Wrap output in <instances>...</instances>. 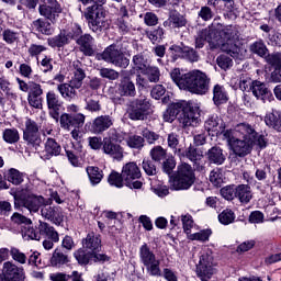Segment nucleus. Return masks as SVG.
I'll return each instance as SVG.
<instances>
[{
	"mask_svg": "<svg viewBox=\"0 0 281 281\" xmlns=\"http://www.w3.org/2000/svg\"><path fill=\"white\" fill-rule=\"evenodd\" d=\"M170 77L179 89H183L190 93L205 95L210 91V77L199 69L182 75L179 68H175Z\"/></svg>",
	"mask_w": 281,
	"mask_h": 281,
	"instance_id": "1",
	"label": "nucleus"
},
{
	"mask_svg": "<svg viewBox=\"0 0 281 281\" xmlns=\"http://www.w3.org/2000/svg\"><path fill=\"white\" fill-rule=\"evenodd\" d=\"M238 38V29L235 25H227L220 31V37H216V45L232 58H240L243 49L236 44Z\"/></svg>",
	"mask_w": 281,
	"mask_h": 281,
	"instance_id": "2",
	"label": "nucleus"
},
{
	"mask_svg": "<svg viewBox=\"0 0 281 281\" xmlns=\"http://www.w3.org/2000/svg\"><path fill=\"white\" fill-rule=\"evenodd\" d=\"M196 181L194 169L188 162L177 167V172L169 177L170 190H190Z\"/></svg>",
	"mask_w": 281,
	"mask_h": 281,
	"instance_id": "3",
	"label": "nucleus"
},
{
	"mask_svg": "<svg viewBox=\"0 0 281 281\" xmlns=\"http://www.w3.org/2000/svg\"><path fill=\"white\" fill-rule=\"evenodd\" d=\"M97 58L120 69H126L131 65V59L126 57L124 49L117 44L108 46Z\"/></svg>",
	"mask_w": 281,
	"mask_h": 281,
	"instance_id": "4",
	"label": "nucleus"
},
{
	"mask_svg": "<svg viewBox=\"0 0 281 281\" xmlns=\"http://www.w3.org/2000/svg\"><path fill=\"white\" fill-rule=\"evenodd\" d=\"M138 256L148 276H151L153 278H161V260L157 258V255H155V251L150 249L148 244L145 243L139 247Z\"/></svg>",
	"mask_w": 281,
	"mask_h": 281,
	"instance_id": "5",
	"label": "nucleus"
},
{
	"mask_svg": "<svg viewBox=\"0 0 281 281\" xmlns=\"http://www.w3.org/2000/svg\"><path fill=\"white\" fill-rule=\"evenodd\" d=\"M45 205V198L43 195H36L29 191H23L14 195V209L21 210L25 207L30 214H38L41 207Z\"/></svg>",
	"mask_w": 281,
	"mask_h": 281,
	"instance_id": "6",
	"label": "nucleus"
},
{
	"mask_svg": "<svg viewBox=\"0 0 281 281\" xmlns=\"http://www.w3.org/2000/svg\"><path fill=\"white\" fill-rule=\"evenodd\" d=\"M150 113H153V104H150V99L145 95H140L130 103L128 117L134 122L148 120Z\"/></svg>",
	"mask_w": 281,
	"mask_h": 281,
	"instance_id": "7",
	"label": "nucleus"
},
{
	"mask_svg": "<svg viewBox=\"0 0 281 281\" xmlns=\"http://www.w3.org/2000/svg\"><path fill=\"white\" fill-rule=\"evenodd\" d=\"M85 19L88 21V27L95 34H100L102 31L109 30V22L106 21V13L104 12V9H98L95 7L87 8Z\"/></svg>",
	"mask_w": 281,
	"mask_h": 281,
	"instance_id": "8",
	"label": "nucleus"
},
{
	"mask_svg": "<svg viewBox=\"0 0 281 281\" xmlns=\"http://www.w3.org/2000/svg\"><path fill=\"white\" fill-rule=\"evenodd\" d=\"M81 34L82 27L78 24H74L71 27L61 30L58 35L49 37L47 43L49 47H65V45H69L71 41H76Z\"/></svg>",
	"mask_w": 281,
	"mask_h": 281,
	"instance_id": "9",
	"label": "nucleus"
},
{
	"mask_svg": "<svg viewBox=\"0 0 281 281\" xmlns=\"http://www.w3.org/2000/svg\"><path fill=\"white\" fill-rule=\"evenodd\" d=\"M23 142L29 148L38 150L43 139L41 138V132L38 131V124L32 119L25 121V127L23 130Z\"/></svg>",
	"mask_w": 281,
	"mask_h": 281,
	"instance_id": "10",
	"label": "nucleus"
},
{
	"mask_svg": "<svg viewBox=\"0 0 281 281\" xmlns=\"http://www.w3.org/2000/svg\"><path fill=\"white\" fill-rule=\"evenodd\" d=\"M122 177L128 188L139 190L143 186L142 181L137 180L142 178V171L135 162H127L123 166Z\"/></svg>",
	"mask_w": 281,
	"mask_h": 281,
	"instance_id": "11",
	"label": "nucleus"
},
{
	"mask_svg": "<svg viewBox=\"0 0 281 281\" xmlns=\"http://www.w3.org/2000/svg\"><path fill=\"white\" fill-rule=\"evenodd\" d=\"M214 257L210 252L203 251L196 265V276L201 281H209L212 274L215 273Z\"/></svg>",
	"mask_w": 281,
	"mask_h": 281,
	"instance_id": "12",
	"label": "nucleus"
},
{
	"mask_svg": "<svg viewBox=\"0 0 281 281\" xmlns=\"http://www.w3.org/2000/svg\"><path fill=\"white\" fill-rule=\"evenodd\" d=\"M178 122L182 124V126H198L201 122V114L192 108V103L186 101L184 106L180 109Z\"/></svg>",
	"mask_w": 281,
	"mask_h": 281,
	"instance_id": "13",
	"label": "nucleus"
},
{
	"mask_svg": "<svg viewBox=\"0 0 281 281\" xmlns=\"http://www.w3.org/2000/svg\"><path fill=\"white\" fill-rule=\"evenodd\" d=\"M86 116L82 113L69 114L63 113L58 122L60 124V128L64 131H71V128H82L85 126Z\"/></svg>",
	"mask_w": 281,
	"mask_h": 281,
	"instance_id": "14",
	"label": "nucleus"
},
{
	"mask_svg": "<svg viewBox=\"0 0 281 281\" xmlns=\"http://www.w3.org/2000/svg\"><path fill=\"white\" fill-rule=\"evenodd\" d=\"M44 4H40L38 12L41 16H45V19H48V21H56L58 16H60V13L63 12V8L60 7V3L56 0H42Z\"/></svg>",
	"mask_w": 281,
	"mask_h": 281,
	"instance_id": "15",
	"label": "nucleus"
},
{
	"mask_svg": "<svg viewBox=\"0 0 281 281\" xmlns=\"http://www.w3.org/2000/svg\"><path fill=\"white\" fill-rule=\"evenodd\" d=\"M41 214L45 221H49L53 225L58 227L65 222V215L63 214V209L60 206H52L44 203L41 209Z\"/></svg>",
	"mask_w": 281,
	"mask_h": 281,
	"instance_id": "16",
	"label": "nucleus"
},
{
	"mask_svg": "<svg viewBox=\"0 0 281 281\" xmlns=\"http://www.w3.org/2000/svg\"><path fill=\"white\" fill-rule=\"evenodd\" d=\"M46 104L48 109V115H50L55 122H58V119L60 117V111L63 110V100H60V97L56 94L54 90H49L46 93Z\"/></svg>",
	"mask_w": 281,
	"mask_h": 281,
	"instance_id": "17",
	"label": "nucleus"
},
{
	"mask_svg": "<svg viewBox=\"0 0 281 281\" xmlns=\"http://www.w3.org/2000/svg\"><path fill=\"white\" fill-rule=\"evenodd\" d=\"M2 276L4 281H24L25 271L23 267L14 265L12 261H5L2 267Z\"/></svg>",
	"mask_w": 281,
	"mask_h": 281,
	"instance_id": "18",
	"label": "nucleus"
},
{
	"mask_svg": "<svg viewBox=\"0 0 281 281\" xmlns=\"http://www.w3.org/2000/svg\"><path fill=\"white\" fill-rule=\"evenodd\" d=\"M102 150L104 155H108L111 159H115L116 161H122V159H124V148H122V145L113 142L111 136L103 138Z\"/></svg>",
	"mask_w": 281,
	"mask_h": 281,
	"instance_id": "19",
	"label": "nucleus"
},
{
	"mask_svg": "<svg viewBox=\"0 0 281 281\" xmlns=\"http://www.w3.org/2000/svg\"><path fill=\"white\" fill-rule=\"evenodd\" d=\"M250 91L257 100H261L263 103L273 102V100H276L271 90H269L267 85L262 81L254 80Z\"/></svg>",
	"mask_w": 281,
	"mask_h": 281,
	"instance_id": "20",
	"label": "nucleus"
},
{
	"mask_svg": "<svg viewBox=\"0 0 281 281\" xmlns=\"http://www.w3.org/2000/svg\"><path fill=\"white\" fill-rule=\"evenodd\" d=\"M205 43L213 45V47H218V45H216V32L214 30L204 29L198 32L195 36L196 49H203V47H205Z\"/></svg>",
	"mask_w": 281,
	"mask_h": 281,
	"instance_id": "21",
	"label": "nucleus"
},
{
	"mask_svg": "<svg viewBox=\"0 0 281 281\" xmlns=\"http://www.w3.org/2000/svg\"><path fill=\"white\" fill-rule=\"evenodd\" d=\"M236 157H247L254 148V142L245 138H237L231 145Z\"/></svg>",
	"mask_w": 281,
	"mask_h": 281,
	"instance_id": "22",
	"label": "nucleus"
},
{
	"mask_svg": "<svg viewBox=\"0 0 281 281\" xmlns=\"http://www.w3.org/2000/svg\"><path fill=\"white\" fill-rule=\"evenodd\" d=\"M27 102L33 109H43V87L41 83H31Z\"/></svg>",
	"mask_w": 281,
	"mask_h": 281,
	"instance_id": "23",
	"label": "nucleus"
},
{
	"mask_svg": "<svg viewBox=\"0 0 281 281\" xmlns=\"http://www.w3.org/2000/svg\"><path fill=\"white\" fill-rule=\"evenodd\" d=\"M111 126H113V116L100 115L93 120L91 128L94 135H102V133L109 131Z\"/></svg>",
	"mask_w": 281,
	"mask_h": 281,
	"instance_id": "24",
	"label": "nucleus"
},
{
	"mask_svg": "<svg viewBox=\"0 0 281 281\" xmlns=\"http://www.w3.org/2000/svg\"><path fill=\"white\" fill-rule=\"evenodd\" d=\"M75 41L85 56H93V36L91 34H81L75 37Z\"/></svg>",
	"mask_w": 281,
	"mask_h": 281,
	"instance_id": "25",
	"label": "nucleus"
},
{
	"mask_svg": "<svg viewBox=\"0 0 281 281\" xmlns=\"http://www.w3.org/2000/svg\"><path fill=\"white\" fill-rule=\"evenodd\" d=\"M117 93L122 98H135L137 90L133 80L128 77L123 78L119 83Z\"/></svg>",
	"mask_w": 281,
	"mask_h": 281,
	"instance_id": "26",
	"label": "nucleus"
},
{
	"mask_svg": "<svg viewBox=\"0 0 281 281\" xmlns=\"http://www.w3.org/2000/svg\"><path fill=\"white\" fill-rule=\"evenodd\" d=\"M63 150L60 144L54 138H47L45 142L44 150L42 151L43 159H52V157H58Z\"/></svg>",
	"mask_w": 281,
	"mask_h": 281,
	"instance_id": "27",
	"label": "nucleus"
},
{
	"mask_svg": "<svg viewBox=\"0 0 281 281\" xmlns=\"http://www.w3.org/2000/svg\"><path fill=\"white\" fill-rule=\"evenodd\" d=\"M77 89H80L79 87H75L74 82L69 81L68 83H59L57 86V91L64 98V100H75V98L78 95Z\"/></svg>",
	"mask_w": 281,
	"mask_h": 281,
	"instance_id": "28",
	"label": "nucleus"
},
{
	"mask_svg": "<svg viewBox=\"0 0 281 281\" xmlns=\"http://www.w3.org/2000/svg\"><path fill=\"white\" fill-rule=\"evenodd\" d=\"M235 133H238L239 137L241 139H250L254 142L256 139V135H258V132H256V128L251 126L249 123H239L235 126Z\"/></svg>",
	"mask_w": 281,
	"mask_h": 281,
	"instance_id": "29",
	"label": "nucleus"
},
{
	"mask_svg": "<svg viewBox=\"0 0 281 281\" xmlns=\"http://www.w3.org/2000/svg\"><path fill=\"white\" fill-rule=\"evenodd\" d=\"M206 156L210 164H215V166H223L225 164L226 156L220 146H213L207 150Z\"/></svg>",
	"mask_w": 281,
	"mask_h": 281,
	"instance_id": "30",
	"label": "nucleus"
},
{
	"mask_svg": "<svg viewBox=\"0 0 281 281\" xmlns=\"http://www.w3.org/2000/svg\"><path fill=\"white\" fill-rule=\"evenodd\" d=\"M235 199H238L239 203L247 205L254 199V193L251 192V187L248 184H239L236 187Z\"/></svg>",
	"mask_w": 281,
	"mask_h": 281,
	"instance_id": "31",
	"label": "nucleus"
},
{
	"mask_svg": "<svg viewBox=\"0 0 281 281\" xmlns=\"http://www.w3.org/2000/svg\"><path fill=\"white\" fill-rule=\"evenodd\" d=\"M186 101L171 103L164 114L165 122L172 123L177 120V115H180L181 109H183Z\"/></svg>",
	"mask_w": 281,
	"mask_h": 281,
	"instance_id": "32",
	"label": "nucleus"
},
{
	"mask_svg": "<svg viewBox=\"0 0 281 281\" xmlns=\"http://www.w3.org/2000/svg\"><path fill=\"white\" fill-rule=\"evenodd\" d=\"M82 244L85 249L95 252L102 247V239H100V235H95V233L91 232L83 239Z\"/></svg>",
	"mask_w": 281,
	"mask_h": 281,
	"instance_id": "33",
	"label": "nucleus"
},
{
	"mask_svg": "<svg viewBox=\"0 0 281 281\" xmlns=\"http://www.w3.org/2000/svg\"><path fill=\"white\" fill-rule=\"evenodd\" d=\"M32 30L38 32V34H44L45 36H52V34H54V26H52V23L43 19L33 21Z\"/></svg>",
	"mask_w": 281,
	"mask_h": 281,
	"instance_id": "34",
	"label": "nucleus"
},
{
	"mask_svg": "<svg viewBox=\"0 0 281 281\" xmlns=\"http://www.w3.org/2000/svg\"><path fill=\"white\" fill-rule=\"evenodd\" d=\"M265 123L267 126L274 128V131H279L281 133V112L274 111L266 114Z\"/></svg>",
	"mask_w": 281,
	"mask_h": 281,
	"instance_id": "35",
	"label": "nucleus"
},
{
	"mask_svg": "<svg viewBox=\"0 0 281 281\" xmlns=\"http://www.w3.org/2000/svg\"><path fill=\"white\" fill-rule=\"evenodd\" d=\"M38 231L40 236L42 234V236H47V238H50V240H53L54 243H58V232H56V229H54L52 225L47 224L46 222L40 221Z\"/></svg>",
	"mask_w": 281,
	"mask_h": 281,
	"instance_id": "36",
	"label": "nucleus"
},
{
	"mask_svg": "<svg viewBox=\"0 0 281 281\" xmlns=\"http://www.w3.org/2000/svg\"><path fill=\"white\" fill-rule=\"evenodd\" d=\"M229 98L227 97V91L225 87L221 85H215L213 88V102L216 106H221V104H225Z\"/></svg>",
	"mask_w": 281,
	"mask_h": 281,
	"instance_id": "37",
	"label": "nucleus"
},
{
	"mask_svg": "<svg viewBox=\"0 0 281 281\" xmlns=\"http://www.w3.org/2000/svg\"><path fill=\"white\" fill-rule=\"evenodd\" d=\"M132 63H133L134 69L136 71H139V74H143L144 71H146L150 66L148 58H146L145 55L142 53L134 55L132 58Z\"/></svg>",
	"mask_w": 281,
	"mask_h": 281,
	"instance_id": "38",
	"label": "nucleus"
},
{
	"mask_svg": "<svg viewBox=\"0 0 281 281\" xmlns=\"http://www.w3.org/2000/svg\"><path fill=\"white\" fill-rule=\"evenodd\" d=\"M249 49L251 54H256L257 56H260V58L267 59V56H269V48H267V44H265V41L258 40L250 44Z\"/></svg>",
	"mask_w": 281,
	"mask_h": 281,
	"instance_id": "39",
	"label": "nucleus"
},
{
	"mask_svg": "<svg viewBox=\"0 0 281 281\" xmlns=\"http://www.w3.org/2000/svg\"><path fill=\"white\" fill-rule=\"evenodd\" d=\"M86 172L92 186H98L104 179V172L98 167L89 166L86 168Z\"/></svg>",
	"mask_w": 281,
	"mask_h": 281,
	"instance_id": "40",
	"label": "nucleus"
},
{
	"mask_svg": "<svg viewBox=\"0 0 281 281\" xmlns=\"http://www.w3.org/2000/svg\"><path fill=\"white\" fill-rule=\"evenodd\" d=\"M221 119L218 116H211L204 124L207 133H213L212 135H216L218 137L221 135Z\"/></svg>",
	"mask_w": 281,
	"mask_h": 281,
	"instance_id": "41",
	"label": "nucleus"
},
{
	"mask_svg": "<svg viewBox=\"0 0 281 281\" xmlns=\"http://www.w3.org/2000/svg\"><path fill=\"white\" fill-rule=\"evenodd\" d=\"M21 38V33L19 31H14L12 29H5L2 31V41L7 43V45H14L19 43Z\"/></svg>",
	"mask_w": 281,
	"mask_h": 281,
	"instance_id": "42",
	"label": "nucleus"
},
{
	"mask_svg": "<svg viewBox=\"0 0 281 281\" xmlns=\"http://www.w3.org/2000/svg\"><path fill=\"white\" fill-rule=\"evenodd\" d=\"M145 34L153 45H157L164 41V29L160 26L147 30Z\"/></svg>",
	"mask_w": 281,
	"mask_h": 281,
	"instance_id": "43",
	"label": "nucleus"
},
{
	"mask_svg": "<svg viewBox=\"0 0 281 281\" xmlns=\"http://www.w3.org/2000/svg\"><path fill=\"white\" fill-rule=\"evenodd\" d=\"M128 148H134L135 150H142L144 147V144H146V139H144L143 136L139 135H130L125 139Z\"/></svg>",
	"mask_w": 281,
	"mask_h": 281,
	"instance_id": "44",
	"label": "nucleus"
},
{
	"mask_svg": "<svg viewBox=\"0 0 281 281\" xmlns=\"http://www.w3.org/2000/svg\"><path fill=\"white\" fill-rule=\"evenodd\" d=\"M2 138L5 144H16L21 139V135L19 134V130L14 127L5 128L2 133Z\"/></svg>",
	"mask_w": 281,
	"mask_h": 281,
	"instance_id": "45",
	"label": "nucleus"
},
{
	"mask_svg": "<svg viewBox=\"0 0 281 281\" xmlns=\"http://www.w3.org/2000/svg\"><path fill=\"white\" fill-rule=\"evenodd\" d=\"M143 76H146L149 82L157 83L161 78V70H159V67L157 66L149 65L143 72Z\"/></svg>",
	"mask_w": 281,
	"mask_h": 281,
	"instance_id": "46",
	"label": "nucleus"
},
{
	"mask_svg": "<svg viewBox=\"0 0 281 281\" xmlns=\"http://www.w3.org/2000/svg\"><path fill=\"white\" fill-rule=\"evenodd\" d=\"M67 262H69V258L67 257V255L63 254L58 249L53 252V256L50 258L52 267H63V265H67Z\"/></svg>",
	"mask_w": 281,
	"mask_h": 281,
	"instance_id": "47",
	"label": "nucleus"
},
{
	"mask_svg": "<svg viewBox=\"0 0 281 281\" xmlns=\"http://www.w3.org/2000/svg\"><path fill=\"white\" fill-rule=\"evenodd\" d=\"M184 157H187L189 161L196 164V161H201L203 159V153L196 149L194 146H189L186 149Z\"/></svg>",
	"mask_w": 281,
	"mask_h": 281,
	"instance_id": "48",
	"label": "nucleus"
},
{
	"mask_svg": "<svg viewBox=\"0 0 281 281\" xmlns=\"http://www.w3.org/2000/svg\"><path fill=\"white\" fill-rule=\"evenodd\" d=\"M86 102V111H90V113H98L100 111H102V105L100 104V100L95 99V98H91V97H87L85 99Z\"/></svg>",
	"mask_w": 281,
	"mask_h": 281,
	"instance_id": "49",
	"label": "nucleus"
},
{
	"mask_svg": "<svg viewBox=\"0 0 281 281\" xmlns=\"http://www.w3.org/2000/svg\"><path fill=\"white\" fill-rule=\"evenodd\" d=\"M218 221L222 225H232L236 221V214L232 209H226L218 215Z\"/></svg>",
	"mask_w": 281,
	"mask_h": 281,
	"instance_id": "50",
	"label": "nucleus"
},
{
	"mask_svg": "<svg viewBox=\"0 0 281 281\" xmlns=\"http://www.w3.org/2000/svg\"><path fill=\"white\" fill-rule=\"evenodd\" d=\"M169 21L173 25V27H186V24L188 23L186 16L177 11L171 12Z\"/></svg>",
	"mask_w": 281,
	"mask_h": 281,
	"instance_id": "51",
	"label": "nucleus"
},
{
	"mask_svg": "<svg viewBox=\"0 0 281 281\" xmlns=\"http://www.w3.org/2000/svg\"><path fill=\"white\" fill-rule=\"evenodd\" d=\"M220 135L226 139L227 144L232 146L234 142H236V130H225V123L221 122V130H220Z\"/></svg>",
	"mask_w": 281,
	"mask_h": 281,
	"instance_id": "52",
	"label": "nucleus"
},
{
	"mask_svg": "<svg viewBox=\"0 0 281 281\" xmlns=\"http://www.w3.org/2000/svg\"><path fill=\"white\" fill-rule=\"evenodd\" d=\"M7 179L13 186H21L23 183V173L19 172L16 169H10L7 173Z\"/></svg>",
	"mask_w": 281,
	"mask_h": 281,
	"instance_id": "53",
	"label": "nucleus"
},
{
	"mask_svg": "<svg viewBox=\"0 0 281 281\" xmlns=\"http://www.w3.org/2000/svg\"><path fill=\"white\" fill-rule=\"evenodd\" d=\"M108 183H110V186H115V188H123L124 177L122 176V172L112 171L108 178Z\"/></svg>",
	"mask_w": 281,
	"mask_h": 281,
	"instance_id": "54",
	"label": "nucleus"
},
{
	"mask_svg": "<svg viewBox=\"0 0 281 281\" xmlns=\"http://www.w3.org/2000/svg\"><path fill=\"white\" fill-rule=\"evenodd\" d=\"M153 161H164V159H166V149H164V147L161 146H155L154 148L150 149L149 153Z\"/></svg>",
	"mask_w": 281,
	"mask_h": 281,
	"instance_id": "55",
	"label": "nucleus"
},
{
	"mask_svg": "<svg viewBox=\"0 0 281 281\" xmlns=\"http://www.w3.org/2000/svg\"><path fill=\"white\" fill-rule=\"evenodd\" d=\"M209 181H211L215 188H221V186H223V172H221V169L212 170L209 176Z\"/></svg>",
	"mask_w": 281,
	"mask_h": 281,
	"instance_id": "56",
	"label": "nucleus"
},
{
	"mask_svg": "<svg viewBox=\"0 0 281 281\" xmlns=\"http://www.w3.org/2000/svg\"><path fill=\"white\" fill-rule=\"evenodd\" d=\"M254 86V80L247 74H243L239 76V89L240 91H251V87Z\"/></svg>",
	"mask_w": 281,
	"mask_h": 281,
	"instance_id": "57",
	"label": "nucleus"
},
{
	"mask_svg": "<svg viewBox=\"0 0 281 281\" xmlns=\"http://www.w3.org/2000/svg\"><path fill=\"white\" fill-rule=\"evenodd\" d=\"M182 58H186V60H189L190 63H199V53H196L194 48L184 46L182 48Z\"/></svg>",
	"mask_w": 281,
	"mask_h": 281,
	"instance_id": "58",
	"label": "nucleus"
},
{
	"mask_svg": "<svg viewBox=\"0 0 281 281\" xmlns=\"http://www.w3.org/2000/svg\"><path fill=\"white\" fill-rule=\"evenodd\" d=\"M236 188L237 186L235 184L226 186L221 189V195L223 199H226V201H234V199H236Z\"/></svg>",
	"mask_w": 281,
	"mask_h": 281,
	"instance_id": "59",
	"label": "nucleus"
},
{
	"mask_svg": "<svg viewBox=\"0 0 281 281\" xmlns=\"http://www.w3.org/2000/svg\"><path fill=\"white\" fill-rule=\"evenodd\" d=\"M210 236H212L211 229H203L199 233L189 235L190 240H200V243H205L206 240H210Z\"/></svg>",
	"mask_w": 281,
	"mask_h": 281,
	"instance_id": "60",
	"label": "nucleus"
},
{
	"mask_svg": "<svg viewBox=\"0 0 281 281\" xmlns=\"http://www.w3.org/2000/svg\"><path fill=\"white\" fill-rule=\"evenodd\" d=\"M74 256L79 265H89V260H91V254L85 251L82 248L75 251Z\"/></svg>",
	"mask_w": 281,
	"mask_h": 281,
	"instance_id": "61",
	"label": "nucleus"
},
{
	"mask_svg": "<svg viewBox=\"0 0 281 281\" xmlns=\"http://www.w3.org/2000/svg\"><path fill=\"white\" fill-rule=\"evenodd\" d=\"M10 255L15 262H19V265H25V262H27V256L25 252L20 251L19 248H11Z\"/></svg>",
	"mask_w": 281,
	"mask_h": 281,
	"instance_id": "62",
	"label": "nucleus"
},
{
	"mask_svg": "<svg viewBox=\"0 0 281 281\" xmlns=\"http://www.w3.org/2000/svg\"><path fill=\"white\" fill-rule=\"evenodd\" d=\"M266 63L277 69H281V53H268V56H266Z\"/></svg>",
	"mask_w": 281,
	"mask_h": 281,
	"instance_id": "63",
	"label": "nucleus"
},
{
	"mask_svg": "<svg viewBox=\"0 0 281 281\" xmlns=\"http://www.w3.org/2000/svg\"><path fill=\"white\" fill-rule=\"evenodd\" d=\"M87 78V74H85V70H75L74 76L70 79V82L75 85V87H82V81Z\"/></svg>",
	"mask_w": 281,
	"mask_h": 281,
	"instance_id": "64",
	"label": "nucleus"
}]
</instances>
